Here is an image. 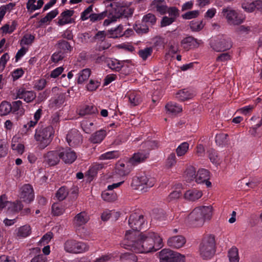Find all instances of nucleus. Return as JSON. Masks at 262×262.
<instances>
[{
  "instance_id": "obj_64",
  "label": "nucleus",
  "mask_w": 262,
  "mask_h": 262,
  "mask_svg": "<svg viewBox=\"0 0 262 262\" xmlns=\"http://www.w3.org/2000/svg\"><path fill=\"white\" fill-rule=\"evenodd\" d=\"M100 84V81L96 80H91L89 83L87 84L86 88L89 91H95Z\"/></svg>"
},
{
  "instance_id": "obj_3",
  "label": "nucleus",
  "mask_w": 262,
  "mask_h": 262,
  "mask_svg": "<svg viewBox=\"0 0 262 262\" xmlns=\"http://www.w3.org/2000/svg\"><path fill=\"white\" fill-rule=\"evenodd\" d=\"M55 130L52 125L39 126L35 129L34 139L39 147L44 149L52 141Z\"/></svg>"
},
{
  "instance_id": "obj_23",
  "label": "nucleus",
  "mask_w": 262,
  "mask_h": 262,
  "mask_svg": "<svg viewBox=\"0 0 262 262\" xmlns=\"http://www.w3.org/2000/svg\"><path fill=\"white\" fill-rule=\"evenodd\" d=\"M174 251L169 249H163L159 253L160 262H173Z\"/></svg>"
},
{
  "instance_id": "obj_60",
  "label": "nucleus",
  "mask_w": 262,
  "mask_h": 262,
  "mask_svg": "<svg viewBox=\"0 0 262 262\" xmlns=\"http://www.w3.org/2000/svg\"><path fill=\"white\" fill-rule=\"evenodd\" d=\"M172 34L170 33H167L165 34V37H158L156 38V41L155 42V45L157 46H164L165 44L167 43L168 41V37H171Z\"/></svg>"
},
{
  "instance_id": "obj_59",
  "label": "nucleus",
  "mask_w": 262,
  "mask_h": 262,
  "mask_svg": "<svg viewBox=\"0 0 262 262\" xmlns=\"http://www.w3.org/2000/svg\"><path fill=\"white\" fill-rule=\"evenodd\" d=\"M185 176L188 181L195 180V176H196L195 168L192 166L188 167L185 171Z\"/></svg>"
},
{
  "instance_id": "obj_14",
  "label": "nucleus",
  "mask_w": 262,
  "mask_h": 262,
  "mask_svg": "<svg viewBox=\"0 0 262 262\" xmlns=\"http://www.w3.org/2000/svg\"><path fill=\"white\" fill-rule=\"evenodd\" d=\"M67 141L70 146H75L79 145L82 138L79 132L75 129H71L67 135Z\"/></svg>"
},
{
  "instance_id": "obj_5",
  "label": "nucleus",
  "mask_w": 262,
  "mask_h": 262,
  "mask_svg": "<svg viewBox=\"0 0 262 262\" xmlns=\"http://www.w3.org/2000/svg\"><path fill=\"white\" fill-rule=\"evenodd\" d=\"M155 183L154 178L143 174L134 177L131 183L132 187L142 192L147 191Z\"/></svg>"
},
{
  "instance_id": "obj_6",
  "label": "nucleus",
  "mask_w": 262,
  "mask_h": 262,
  "mask_svg": "<svg viewBox=\"0 0 262 262\" xmlns=\"http://www.w3.org/2000/svg\"><path fill=\"white\" fill-rule=\"evenodd\" d=\"M23 207V206L20 201H8L5 194L0 196V210H3L8 215L17 213Z\"/></svg>"
},
{
  "instance_id": "obj_39",
  "label": "nucleus",
  "mask_w": 262,
  "mask_h": 262,
  "mask_svg": "<svg viewBox=\"0 0 262 262\" xmlns=\"http://www.w3.org/2000/svg\"><path fill=\"white\" fill-rule=\"evenodd\" d=\"M91 71L89 69L81 70L78 74L77 82L79 84L83 83L88 80L90 76Z\"/></svg>"
},
{
  "instance_id": "obj_36",
  "label": "nucleus",
  "mask_w": 262,
  "mask_h": 262,
  "mask_svg": "<svg viewBox=\"0 0 262 262\" xmlns=\"http://www.w3.org/2000/svg\"><path fill=\"white\" fill-rule=\"evenodd\" d=\"M12 105L10 103L3 101L0 104V116H6L12 111Z\"/></svg>"
},
{
  "instance_id": "obj_17",
  "label": "nucleus",
  "mask_w": 262,
  "mask_h": 262,
  "mask_svg": "<svg viewBox=\"0 0 262 262\" xmlns=\"http://www.w3.org/2000/svg\"><path fill=\"white\" fill-rule=\"evenodd\" d=\"M74 13V11L72 10H66L62 12L58 17L57 24L63 26L74 22V20L72 18Z\"/></svg>"
},
{
  "instance_id": "obj_25",
  "label": "nucleus",
  "mask_w": 262,
  "mask_h": 262,
  "mask_svg": "<svg viewBox=\"0 0 262 262\" xmlns=\"http://www.w3.org/2000/svg\"><path fill=\"white\" fill-rule=\"evenodd\" d=\"M151 8L160 13L164 14L167 12V6L164 0H154L151 3Z\"/></svg>"
},
{
  "instance_id": "obj_26",
  "label": "nucleus",
  "mask_w": 262,
  "mask_h": 262,
  "mask_svg": "<svg viewBox=\"0 0 262 262\" xmlns=\"http://www.w3.org/2000/svg\"><path fill=\"white\" fill-rule=\"evenodd\" d=\"M202 195L203 193L202 191L193 189L186 191L184 194V198L187 200L195 201L201 198Z\"/></svg>"
},
{
  "instance_id": "obj_47",
  "label": "nucleus",
  "mask_w": 262,
  "mask_h": 262,
  "mask_svg": "<svg viewBox=\"0 0 262 262\" xmlns=\"http://www.w3.org/2000/svg\"><path fill=\"white\" fill-rule=\"evenodd\" d=\"M177 163V159L176 155L174 153H171L167 158L165 166L167 169H171Z\"/></svg>"
},
{
  "instance_id": "obj_7",
  "label": "nucleus",
  "mask_w": 262,
  "mask_h": 262,
  "mask_svg": "<svg viewBox=\"0 0 262 262\" xmlns=\"http://www.w3.org/2000/svg\"><path fill=\"white\" fill-rule=\"evenodd\" d=\"M64 251L71 254H80L89 250V246L85 243L73 239L67 240L63 244Z\"/></svg>"
},
{
  "instance_id": "obj_22",
  "label": "nucleus",
  "mask_w": 262,
  "mask_h": 262,
  "mask_svg": "<svg viewBox=\"0 0 262 262\" xmlns=\"http://www.w3.org/2000/svg\"><path fill=\"white\" fill-rule=\"evenodd\" d=\"M127 97L129 104L132 106L139 105L142 101L141 94L140 92L135 91H130L126 95Z\"/></svg>"
},
{
  "instance_id": "obj_24",
  "label": "nucleus",
  "mask_w": 262,
  "mask_h": 262,
  "mask_svg": "<svg viewBox=\"0 0 262 262\" xmlns=\"http://www.w3.org/2000/svg\"><path fill=\"white\" fill-rule=\"evenodd\" d=\"M194 96L195 94L192 91L187 89L180 90L176 94V98L181 101L191 99Z\"/></svg>"
},
{
  "instance_id": "obj_40",
  "label": "nucleus",
  "mask_w": 262,
  "mask_h": 262,
  "mask_svg": "<svg viewBox=\"0 0 262 262\" xmlns=\"http://www.w3.org/2000/svg\"><path fill=\"white\" fill-rule=\"evenodd\" d=\"M65 211V206L60 203H54L52 207V212L54 215L58 216L62 214Z\"/></svg>"
},
{
  "instance_id": "obj_10",
  "label": "nucleus",
  "mask_w": 262,
  "mask_h": 262,
  "mask_svg": "<svg viewBox=\"0 0 262 262\" xmlns=\"http://www.w3.org/2000/svg\"><path fill=\"white\" fill-rule=\"evenodd\" d=\"M132 170V165L128 161L126 164L123 161H119L116 165L115 171L113 174V179L118 178L124 180Z\"/></svg>"
},
{
  "instance_id": "obj_52",
  "label": "nucleus",
  "mask_w": 262,
  "mask_h": 262,
  "mask_svg": "<svg viewBox=\"0 0 262 262\" xmlns=\"http://www.w3.org/2000/svg\"><path fill=\"white\" fill-rule=\"evenodd\" d=\"M81 125L83 131L86 133H90L94 129L93 123L87 120H83Z\"/></svg>"
},
{
  "instance_id": "obj_50",
  "label": "nucleus",
  "mask_w": 262,
  "mask_h": 262,
  "mask_svg": "<svg viewBox=\"0 0 262 262\" xmlns=\"http://www.w3.org/2000/svg\"><path fill=\"white\" fill-rule=\"evenodd\" d=\"M101 196L102 199L107 202L114 201L117 198V194L112 191H104L102 192Z\"/></svg>"
},
{
  "instance_id": "obj_29",
  "label": "nucleus",
  "mask_w": 262,
  "mask_h": 262,
  "mask_svg": "<svg viewBox=\"0 0 262 262\" xmlns=\"http://www.w3.org/2000/svg\"><path fill=\"white\" fill-rule=\"evenodd\" d=\"M44 4L43 0H29L27 3V8L30 12H34L41 8Z\"/></svg>"
},
{
  "instance_id": "obj_37",
  "label": "nucleus",
  "mask_w": 262,
  "mask_h": 262,
  "mask_svg": "<svg viewBox=\"0 0 262 262\" xmlns=\"http://www.w3.org/2000/svg\"><path fill=\"white\" fill-rule=\"evenodd\" d=\"M106 135L105 130H98L92 135L91 141L94 143H99L103 140Z\"/></svg>"
},
{
  "instance_id": "obj_35",
  "label": "nucleus",
  "mask_w": 262,
  "mask_h": 262,
  "mask_svg": "<svg viewBox=\"0 0 262 262\" xmlns=\"http://www.w3.org/2000/svg\"><path fill=\"white\" fill-rule=\"evenodd\" d=\"M106 63L108 68L116 71H119L121 68H124L125 66L116 59H108L106 60Z\"/></svg>"
},
{
  "instance_id": "obj_41",
  "label": "nucleus",
  "mask_w": 262,
  "mask_h": 262,
  "mask_svg": "<svg viewBox=\"0 0 262 262\" xmlns=\"http://www.w3.org/2000/svg\"><path fill=\"white\" fill-rule=\"evenodd\" d=\"M228 257L230 262H239V256L237 248L233 247L229 250Z\"/></svg>"
},
{
  "instance_id": "obj_46",
  "label": "nucleus",
  "mask_w": 262,
  "mask_h": 262,
  "mask_svg": "<svg viewBox=\"0 0 262 262\" xmlns=\"http://www.w3.org/2000/svg\"><path fill=\"white\" fill-rule=\"evenodd\" d=\"M119 156L120 154L118 151H111L101 155L99 157V159L102 160H110L117 158Z\"/></svg>"
},
{
  "instance_id": "obj_56",
  "label": "nucleus",
  "mask_w": 262,
  "mask_h": 262,
  "mask_svg": "<svg viewBox=\"0 0 262 262\" xmlns=\"http://www.w3.org/2000/svg\"><path fill=\"white\" fill-rule=\"evenodd\" d=\"M152 52V49L150 47L146 48L139 51V55L143 59L146 60L150 56Z\"/></svg>"
},
{
  "instance_id": "obj_21",
  "label": "nucleus",
  "mask_w": 262,
  "mask_h": 262,
  "mask_svg": "<svg viewBox=\"0 0 262 262\" xmlns=\"http://www.w3.org/2000/svg\"><path fill=\"white\" fill-rule=\"evenodd\" d=\"M201 42V40H198L192 37L189 36L184 38L181 41V44L183 48L188 50L199 47Z\"/></svg>"
},
{
  "instance_id": "obj_12",
  "label": "nucleus",
  "mask_w": 262,
  "mask_h": 262,
  "mask_svg": "<svg viewBox=\"0 0 262 262\" xmlns=\"http://www.w3.org/2000/svg\"><path fill=\"white\" fill-rule=\"evenodd\" d=\"M60 159L66 164L73 163L77 158L76 152L70 148H61L59 149Z\"/></svg>"
},
{
  "instance_id": "obj_27",
  "label": "nucleus",
  "mask_w": 262,
  "mask_h": 262,
  "mask_svg": "<svg viewBox=\"0 0 262 262\" xmlns=\"http://www.w3.org/2000/svg\"><path fill=\"white\" fill-rule=\"evenodd\" d=\"M166 113L172 115H175L182 111L181 105L175 103L170 102L165 105Z\"/></svg>"
},
{
  "instance_id": "obj_43",
  "label": "nucleus",
  "mask_w": 262,
  "mask_h": 262,
  "mask_svg": "<svg viewBox=\"0 0 262 262\" xmlns=\"http://www.w3.org/2000/svg\"><path fill=\"white\" fill-rule=\"evenodd\" d=\"M120 260L123 262H137V256L132 253H124L120 255Z\"/></svg>"
},
{
  "instance_id": "obj_57",
  "label": "nucleus",
  "mask_w": 262,
  "mask_h": 262,
  "mask_svg": "<svg viewBox=\"0 0 262 262\" xmlns=\"http://www.w3.org/2000/svg\"><path fill=\"white\" fill-rule=\"evenodd\" d=\"M156 21V18L155 16L151 13H148V14L145 15L142 19V23L145 24L154 25Z\"/></svg>"
},
{
  "instance_id": "obj_13",
  "label": "nucleus",
  "mask_w": 262,
  "mask_h": 262,
  "mask_svg": "<svg viewBox=\"0 0 262 262\" xmlns=\"http://www.w3.org/2000/svg\"><path fill=\"white\" fill-rule=\"evenodd\" d=\"M19 197L26 203H29L34 198L33 190L29 184L23 186L20 189Z\"/></svg>"
},
{
  "instance_id": "obj_15",
  "label": "nucleus",
  "mask_w": 262,
  "mask_h": 262,
  "mask_svg": "<svg viewBox=\"0 0 262 262\" xmlns=\"http://www.w3.org/2000/svg\"><path fill=\"white\" fill-rule=\"evenodd\" d=\"M45 162L50 166H54L57 164L60 159L59 149L55 151H50L44 156Z\"/></svg>"
},
{
  "instance_id": "obj_8",
  "label": "nucleus",
  "mask_w": 262,
  "mask_h": 262,
  "mask_svg": "<svg viewBox=\"0 0 262 262\" xmlns=\"http://www.w3.org/2000/svg\"><path fill=\"white\" fill-rule=\"evenodd\" d=\"M221 15L226 19L228 24L230 25H238L244 21V18L240 15L238 12L229 7L223 8Z\"/></svg>"
},
{
  "instance_id": "obj_19",
  "label": "nucleus",
  "mask_w": 262,
  "mask_h": 262,
  "mask_svg": "<svg viewBox=\"0 0 262 262\" xmlns=\"http://www.w3.org/2000/svg\"><path fill=\"white\" fill-rule=\"evenodd\" d=\"M20 138V137L18 135L14 136L12 138L11 147L12 150L21 155L25 152V146L19 142Z\"/></svg>"
},
{
  "instance_id": "obj_11",
  "label": "nucleus",
  "mask_w": 262,
  "mask_h": 262,
  "mask_svg": "<svg viewBox=\"0 0 262 262\" xmlns=\"http://www.w3.org/2000/svg\"><path fill=\"white\" fill-rule=\"evenodd\" d=\"M144 224V219L143 216L136 212L130 214L128 219V225L132 230H129L127 231L137 232V230L142 228Z\"/></svg>"
},
{
  "instance_id": "obj_31",
  "label": "nucleus",
  "mask_w": 262,
  "mask_h": 262,
  "mask_svg": "<svg viewBox=\"0 0 262 262\" xmlns=\"http://www.w3.org/2000/svg\"><path fill=\"white\" fill-rule=\"evenodd\" d=\"M148 157L147 154L137 152L134 154L128 162L132 166L144 161Z\"/></svg>"
},
{
  "instance_id": "obj_16",
  "label": "nucleus",
  "mask_w": 262,
  "mask_h": 262,
  "mask_svg": "<svg viewBox=\"0 0 262 262\" xmlns=\"http://www.w3.org/2000/svg\"><path fill=\"white\" fill-rule=\"evenodd\" d=\"M186 243L185 237L181 235L174 236L167 239V245L172 248L179 249L184 246Z\"/></svg>"
},
{
  "instance_id": "obj_58",
  "label": "nucleus",
  "mask_w": 262,
  "mask_h": 262,
  "mask_svg": "<svg viewBox=\"0 0 262 262\" xmlns=\"http://www.w3.org/2000/svg\"><path fill=\"white\" fill-rule=\"evenodd\" d=\"M34 36L30 34H27L24 36L20 40V44L21 46L30 45L34 40Z\"/></svg>"
},
{
  "instance_id": "obj_9",
  "label": "nucleus",
  "mask_w": 262,
  "mask_h": 262,
  "mask_svg": "<svg viewBox=\"0 0 262 262\" xmlns=\"http://www.w3.org/2000/svg\"><path fill=\"white\" fill-rule=\"evenodd\" d=\"M210 45L213 50L216 52H223L229 50L231 47L230 40L224 36L212 38Z\"/></svg>"
},
{
  "instance_id": "obj_45",
  "label": "nucleus",
  "mask_w": 262,
  "mask_h": 262,
  "mask_svg": "<svg viewBox=\"0 0 262 262\" xmlns=\"http://www.w3.org/2000/svg\"><path fill=\"white\" fill-rule=\"evenodd\" d=\"M189 145L187 142L182 143L176 149L177 155L178 157L184 156L188 151Z\"/></svg>"
},
{
  "instance_id": "obj_51",
  "label": "nucleus",
  "mask_w": 262,
  "mask_h": 262,
  "mask_svg": "<svg viewBox=\"0 0 262 262\" xmlns=\"http://www.w3.org/2000/svg\"><path fill=\"white\" fill-rule=\"evenodd\" d=\"M47 84V80L45 79H38L33 82V88L37 91L43 90Z\"/></svg>"
},
{
  "instance_id": "obj_61",
  "label": "nucleus",
  "mask_w": 262,
  "mask_h": 262,
  "mask_svg": "<svg viewBox=\"0 0 262 262\" xmlns=\"http://www.w3.org/2000/svg\"><path fill=\"white\" fill-rule=\"evenodd\" d=\"M102 167L103 165L101 163H94L89 170V174L92 177L95 176L98 170L102 169Z\"/></svg>"
},
{
  "instance_id": "obj_49",
  "label": "nucleus",
  "mask_w": 262,
  "mask_h": 262,
  "mask_svg": "<svg viewBox=\"0 0 262 262\" xmlns=\"http://www.w3.org/2000/svg\"><path fill=\"white\" fill-rule=\"evenodd\" d=\"M228 135L226 134L221 133L216 135L215 137V142L219 146H223L227 144Z\"/></svg>"
},
{
  "instance_id": "obj_33",
  "label": "nucleus",
  "mask_w": 262,
  "mask_h": 262,
  "mask_svg": "<svg viewBox=\"0 0 262 262\" xmlns=\"http://www.w3.org/2000/svg\"><path fill=\"white\" fill-rule=\"evenodd\" d=\"M120 213L114 210L110 211L106 210L104 211L102 213L101 219L103 221H106L111 218H112L113 219L116 220L118 219Z\"/></svg>"
},
{
  "instance_id": "obj_28",
  "label": "nucleus",
  "mask_w": 262,
  "mask_h": 262,
  "mask_svg": "<svg viewBox=\"0 0 262 262\" xmlns=\"http://www.w3.org/2000/svg\"><path fill=\"white\" fill-rule=\"evenodd\" d=\"M89 220V216L85 212L77 214L74 219V224L76 226H80L86 224Z\"/></svg>"
},
{
  "instance_id": "obj_1",
  "label": "nucleus",
  "mask_w": 262,
  "mask_h": 262,
  "mask_svg": "<svg viewBox=\"0 0 262 262\" xmlns=\"http://www.w3.org/2000/svg\"><path fill=\"white\" fill-rule=\"evenodd\" d=\"M124 245L139 253L155 252L163 247V238L154 231L139 232L126 231Z\"/></svg>"
},
{
  "instance_id": "obj_2",
  "label": "nucleus",
  "mask_w": 262,
  "mask_h": 262,
  "mask_svg": "<svg viewBox=\"0 0 262 262\" xmlns=\"http://www.w3.org/2000/svg\"><path fill=\"white\" fill-rule=\"evenodd\" d=\"M213 213V208L211 205L198 206L187 215L186 222L191 227H200L206 221L211 220Z\"/></svg>"
},
{
  "instance_id": "obj_38",
  "label": "nucleus",
  "mask_w": 262,
  "mask_h": 262,
  "mask_svg": "<svg viewBox=\"0 0 262 262\" xmlns=\"http://www.w3.org/2000/svg\"><path fill=\"white\" fill-rule=\"evenodd\" d=\"M242 8L247 12H253L255 10V1L245 0L242 3Z\"/></svg>"
},
{
  "instance_id": "obj_30",
  "label": "nucleus",
  "mask_w": 262,
  "mask_h": 262,
  "mask_svg": "<svg viewBox=\"0 0 262 262\" xmlns=\"http://www.w3.org/2000/svg\"><path fill=\"white\" fill-rule=\"evenodd\" d=\"M209 172L205 169H201L198 171L195 176V181L198 183H204V181L209 180Z\"/></svg>"
},
{
  "instance_id": "obj_32",
  "label": "nucleus",
  "mask_w": 262,
  "mask_h": 262,
  "mask_svg": "<svg viewBox=\"0 0 262 262\" xmlns=\"http://www.w3.org/2000/svg\"><path fill=\"white\" fill-rule=\"evenodd\" d=\"M118 253L114 252L111 253L102 255L100 257L96 258L93 262H108L109 261L115 260L118 256Z\"/></svg>"
},
{
  "instance_id": "obj_42",
  "label": "nucleus",
  "mask_w": 262,
  "mask_h": 262,
  "mask_svg": "<svg viewBox=\"0 0 262 262\" xmlns=\"http://www.w3.org/2000/svg\"><path fill=\"white\" fill-rule=\"evenodd\" d=\"M123 26L119 25L118 27L111 29L108 31V35L110 38H117L123 36Z\"/></svg>"
},
{
  "instance_id": "obj_44",
  "label": "nucleus",
  "mask_w": 262,
  "mask_h": 262,
  "mask_svg": "<svg viewBox=\"0 0 262 262\" xmlns=\"http://www.w3.org/2000/svg\"><path fill=\"white\" fill-rule=\"evenodd\" d=\"M189 26L192 31L198 32L203 29L205 26V24L203 20H193L190 22Z\"/></svg>"
},
{
  "instance_id": "obj_48",
  "label": "nucleus",
  "mask_w": 262,
  "mask_h": 262,
  "mask_svg": "<svg viewBox=\"0 0 262 262\" xmlns=\"http://www.w3.org/2000/svg\"><path fill=\"white\" fill-rule=\"evenodd\" d=\"M58 13V10L57 9L52 10L47 13L44 17L40 19V22L42 24H45L50 21L52 19L55 18L57 15Z\"/></svg>"
},
{
  "instance_id": "obj_34",
  "label": "nucleus",
  "mask_w": 262,
  "mask_h": 262,
  "mask_svg": "<svg viewBox=\"0 0 262 262\" xmlns=\"http://www.w3.org/2000/svg\"><path fill=\"white\" fill-rule=\"evenodd\" d=\"M17 23L15 21H13L11 24H6L2 26L0 29V33L3 35L12 33L16 28Z\"/></svg>"
},
{
  "instance_id": "obj_4",
  "label": "nucleus",
  "mask_w": 262,
  "mask_h": 262,
  "mask_svg": "<svg viewBox=\"0 0 262 262\" xmlns=\"http://www.w3.org/2000/svg\"><path fill=\"white\" fill-rule=\"evenodd\" d=\"M215 252V236L212 234L204 236L199 246V253L204 259L212 257Z\"/></svg>"
},
{
  "instance_id": "obj_18",
  "label": "nucleus",
  "mask_w": 262,
  "mask_h": 262,
  "mask_svg": "<svg viewBox=\"0 0 262 262\" xmlns=\"http://www.w3.org/2000/svg\"><path fill=\"white\" fill-rule=\"evenodd\" d=\"M19 99H23L27 103L32 101L36 98V94L33 91H27L24 88L19 89L17 92Z\"/></svg>"
},
{
  "instance_id": "obj_53",
  "label": "nucleus",
  "mask_w": 262,
  "mask_h": 262,
  "mask_svg": "<svg viewBox=\"0 0 262 262\" xmlns=\"http://www.w3.org/2000/svg\"><path fill=\"white\" fill-rule=\"evenodd\" d=\"M134 29L138 34L146 33L148 31V26L147 24H136L134 26Z\"/></svg>"
},
{
  "instance_id": "obj_54",
  "label": "nucleus",
  "mask_w": 262,
  "mask_h": 262,
  "mask_svg": "<svg viewBox=\"0 0 262 262\" xmlns=\"http://www.w3.org/2000/svg\"><path fill=\"white\" fill-rule=\"evenodd\" d=\"M209 158L210 161L215 165L217 166L221 163V159L219 157L217 152L213 150L209 151Z\"/></svg>"
},
{
  "instance_id": "obj_62",
  "label": "nucleus",
  "mask_w": 262,
  "mask_h": 262,
  "mask_svg": "<svg viewBox=\"0 0 262 262\" xmlns=\"http://www.w3.org/2000/svg\"><path fill=\"white\" fill-rule=\"evenodd\" d=\"M93 12V6H90L84 10L81 14V19L82 20H87L90 18Z\"/></svg>"
},
{
  "instance_id": "obj_63",
  "label": "nucleus",
  "mask_w": 262,
  "mask_h": 262,
  "mask_svg": "<svg viewBox=\"0 0 262 262\" xmlns=\"http://www.w3.org/2000/svg\"><path fill=\"white\" fill-rule=\"evenodd\" d=\"M68 194L67 189L65 187H62L58 189L56 196L59 200H63L67 197Z\"/></svg>"
},
{
  "instance_id": "obj_20",
  "label": "nucleus",
  "mask_w": 262,
  "mask_h": 262,
  "mask_svg": "<svg viewBox=\"0 0 262 262\" xmlns=\"http://www.w3.org/2000/svg\"><path fill=\"white\" fill-rule=\"evenodd\" d=\"M32 229L30 225H25L17 228L15 231V235L17 239H23L30 236Z\"/></svg>"
},
{
  "instance_id": "obj_55",
  "label": "nucleus",
  "mask_w": 262,
  "mask_h": 262,
  "mask_svg": "<svg viewBox=\"0 0 262 262\" xmlns=\"http://www.w3.org/2000/svg\"><path fill=\"white\" fill-rule=\"evenodd\" d=\"M200 13V11L198 10L190 11L182 14V17L185 19H191L198 17Z\"/></svg>"
}]
</instances>
